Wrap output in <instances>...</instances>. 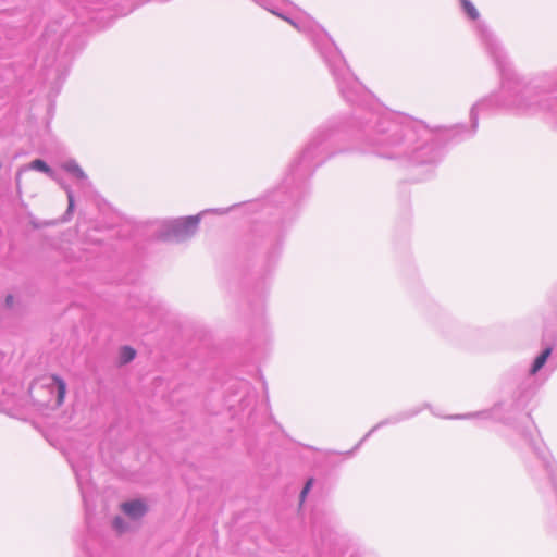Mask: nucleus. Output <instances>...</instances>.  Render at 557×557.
I'll return each mask as SVG.
<instances>
[{"label":"nucleus","instance_id":"7","mask_svg":"<svg viewBox=\"0 0 557 557\" xmlns=\"http://www.w3.org/2000/svg\"><path fill=\"white\" fill-rule=\"evenodd\" d=\"M461 12L463 15L471 22H473V32L480 41L481 46L483 47L485 53L487 54V44L483 39V36L481 34V29L486 30V34H488L497 44V46H503L500 40L497 38V36L494 34V32L490 28V26L482 20H480V13L475 5L471 2V0H459Z\"/></svg>","mask_w":557,"mask_h":557},{"label":"nucleus","instance_id":"16","mask_svg":"<svg viewBox=\"0 0 557 557\" xmlns=\"http://www.w3.org/2000/svg\"><path fill=\"white\" fill-rule=\"evenodd\" d=\"M136 350L129 345H123L119 350V363L121 366L128 364L136 358Z\"/></svg>","mask_w":557,"mask_h":557},{"label":"nucleus","instance_id":"11","mask_svg":"<svg viewBox=\"0 0 557 557\" xmlns=\"http://www.w3.org/2000/svg\"><path fill=\"white\" fill-rule=\"evenodd\" d=\"M438 327L449 341H468L474 332L468 326L461 325L457 321L443 319L438 322Z\"/></svg>","mask_w":557,"mask_h":557},{"label":"nucleus","instance_id":"24","mask_svg":"<svg viewBox=\"0 0 557 557\" xmlns=\"http://www.w3.org/2000/svg\"><path fill=\"white\" fill-rule=\"evenodd\" d=\"M86 524H87V529H88V534H90V525H89V520H88V518L86 519Z\"/></svg>","mask_w":557,"mask_h":557},{"label":"nucleus","instance_id":"10","mask_svg":"<svg viewBox=\"0 0 557 557\" xmlns=\"http://www.w3.org/2000/svg\"><path fill=\"white\" fill-rule=\"evenodd\" d=\"M39 388L50 395L49 399L41 401L42 405L59 407L64 403L66 383L60 375L52 374L49 383L41 385Z\"/></svg>","mask_w":557,"mask_h":557},{"label":"nucleus","instance_id":"12","mask_svg":"<svg viewBox=\"0 0 557 557\" xmlns=\"http://www.w3.org/2000/svg\"><path fill=\"white\" fill-rule=\"evenodd\" d=\"M121 510L129 519L138 520L147 513L148 506L143 499H131L121 504Z\"/></svg>","mask_w":557,"mask_h":557},{"label":"nucleus","instance_id":"19","mask_svg":"<svg viewBox=\"0 0 557 557\" xmlns=\"http://www.w3.org/2000/svg\"><path fill=\"white\" fill-rule=\"evenodd\" d=\"M314 485V479L311 476V478H308L299 493V510H301L304 504H305V500L307 498V496L309 495V493L311 492L312 487Z\"/></svg>","mask_w":557,"mask_h":557},{"label":"nucleus","instance_id":"3","mask_svg":"<svg viewBox=\"0 0 557 557\" xmlns=\"http://www.w3.org/2000/svg\"><path fill=\"white\" fill-rule=\"evenodd\" d=\"M258 5L269 11L273 15L287 22L298 32L302 33L312 44L314 50L327 67L333 81L336 85L338 94L344 101L352 108V113L349 119L343 115H334L318 127H315L312 134L323 124L333 122L336 125V129L341 132V136L336 143L338 150L337 153L346 150L345 143L351 141V149L355 151V146L358 144L359 125L357 122V115L361 114L362 111L372 110L376 102L374 96L369 91L357 76L351 72L348 66L346 59L342 54L341 50L329 35V33L319 25L315 21L310 17H294L290 16L283 10L284 4H290L288 0H252Z\"/></svg>","mask_w":557,"mask_h":557},{"label":"nucleus","instance_id":"1","mask_svg":"<svg viewBox=\"0 0 557 557\" xmlns=\"http://www.w3.org/2000/svg\"><path fill=\"white\" fill-rule=\"evenodd\" d=\"M481 34L487 44V55L499 73L500 88L472 104L469 124L430 128L423 121L386 110L376 100L372 110L357 115L359 133L355 151L422 168V177L418 178L422 181L433 175L445 156L447 144H458L476 134L480 113H543L557 131V67L519 75L513 71L504 46H497L486 30L481 29Z\"/></svg>","mask_w":557,"mask_h":557},{"label":"nucleus","instance_id":"22","mask_svg":"<svg viewBox=\"0 0 557 557\" xmlns=\"http://www.w3.org/2000/svg\"><path fill=\"white\" fill-rule=\"evenodd\" d=\"M14 297L11 294H8L4 299V304L7 307H11L13 305Z\"/></svg>","mask_w":557,"mask_h":557},{"label":"nucleus","instance_id":"15","mask_svg":"<svg viewBox=\"0 0 557 557\" xmlns=\"http://www.w3.org/2000/svg\"><path fill=\"white\" fill-rule=\"evenodd\" d=\"M28 169L44 173L51 178L54 176L53 169L47 163V161H45L44 159H40V158L34 159L33 161H30V163L28 164Z\"/></svg>","mask_w":557,"mask_h":557},{"label":"nucleus","instance_id":"13","mask_svg":"<svg viewBox=\"0 0 557 557\" xmlns=\"http://www.w3.org/2000/svg\"><path fill=\"white\" fill-rule=\"evenodd\" d=\"M62 188L64 189L66 197H67V208H66L65 212L63 213V215L60 218V222L66 223L73 216L76 203H75V196H74L73 189L69 185H62Z\"/></svg>","mask_w":557,"mask_h":557},{"label":"nucleus","instance_id":"9","mask_svg":"<svg viewBox=\"0 0 557 557\" xmlns=\"http://www.w3.org/2000/svg\"><path fill=\"white\" fill-rule=\"evenodd\" d=\"M72 469L76 478L85 510L88 511L92 506L96 495L95 484L89 480L90 471L86 467L74 463L72 465Z\"/></svg>","mask_w":557,"mask_h":557},{"label":"nucleus","instance_id":"4","mask_svg":"<svg viewBox=\"0 0 557 557\" xmlns=\"http://www.w3.org/2000/svg\"><path fill=\"white\" fill-rule=\"evenodd\" d=\"M554 350L556 351V346L552 339L550 326H546L543 332V348L534 357L528 370L513 367L507 372L506 379L512 383H517V394L515 398V406L517 408H521L533 398L540 387L536 375L546 364H548V369L550 370L549 374L555 371L553 370L555 363H550L554 357Z\"/></svg>","mask_w":557,"mask_h":557},{"label":"nucleus","instance_id":"18","mask_svg":"<svg viewBox=\"0 0 557 557\" xmlns=\"http://www.w3.org/2000/svg\"><path fill=\"white\" fill-rule=\"evenodd\" d=\"M111 527L117 534H124L129 530V523L121 516H115L112 519Z\"/></svg>","mask_w":557,"mask_h":557},{"label":"nucleus","instance_id":"20","mask_svg":"<svg viewBox=\"0 0 557 557\" xmlns=\"http://www.w3.org/2000/svg\"><path fill=\"white\" fill-rule=\"evenodd\" d=\"M550 332H552V339L556 346V352L554 354V357L552 358L550 363H555L553 370H556L557 369V331H555L550 327Z\"/></svg>","mask_w":557,"mask_h":557},{"label":"nucleus","instance_id":"5","mask_svg":"<svg viewBox=\"0 0 557 557\" xmlns=\"http://www.w3.org/2000/svg\"><path fill=\"white\" fill-rule=\"evenodd\" d=\"M310 529L318 557H338L347 547V536L337 528L333 511L314 506L310 515ZM349 557H377L373 554H351Z\"/></svg>","mask_w":557,"mask_h":557},{"label":"nucleus","instance_id":"2","mask_svg":"<svg viewBox=\"0 0 557 557\" xmlns=\"http://www.w3.org/2000/svg\"><path fill=\"white\" fill-rule=\"evenodd\" d=\"M339 136L341 132L332 121L320 126L292 160L282 183L264 197L166 219L158 228L159 239L180 244L196 235L202 216L208 213L224 215L240 209L249 216L250 226L242 238L239 255L246 263L243 284L251 311V336L257 342H267L271 335L265 319V300L286 235L299 214L301 202L310 193L314 172L338 150L336 143Z\"/></svg>","mask_w":557,"mask_h":557},{"label":"nucleus","instance_id":"6","mask_svg":"<svg viewBox=\"0 0 557 557\" xmlns=\"http://www.w3.org/2000/svg\"><path fill=\"white\" fill-rule=\"evenodd\" d=\"M258 400V393L255 387L244 379H231L225 384L224 405L230 410L247 411L249 418L255 410Z\"/></svg>","mask_w":557,"mask_h":557},{"label":"nucleus","instance_id":"8","mask_svg":"<svg viewBox=\"0 0 557 557\" xmlns=\"http://www.w3.org/2000/svg\"><path fill=\"white\" fill-rule=\"evenodd\" d=\"M424 408H429V404H424L421 407H414L408 410L399 411L393 416H389L380 422H377L375 425H373L364 435L363 437L356 444V446L347 451V455L351 456L354 453L360 448V446L377 430L386 426V425H394L397 423H400L403 421H407L416 416H418Z\"/></svg>","mask_w":557,"mask_h":557},{"label":"nucleus","instance_id":"21","mask_svg":"<svg viewBox=\"0 0 557 557\" xmlns=\"http://www.w3.org/2000/svg\"><path fill=\"white\" fill-rule=\"evenodd\" d=\"M55 26H57V23H51V24H49V25L46 27L44 36H45V38H46V40H47V41H48V40H50V38H51V33H52V32H53V33H55Z\"/></svg>","mask_w":557,"mask_h":557},{"label":"nucleus","instance_id":"17","mask_svg":"<svg viewBox=\"0 0 557 557\" xmlns=\"http://www.w3.org/2000/svg\"><path fill=\"white\" fill-rule=\"evenodd\" d=\"M67 73H69V70L67 69H57L55 70V82L53 83V86L51 88V91H50V97L53 96V97H57L58 94L60 92V89L64 83V81L66 79V76H67Z\"/></svg>","mask_w":557,"mask_h":557},{"label":"nucleus","instance_id":"23","mask_svg":"<svg viewBox=\"0 0 557 557\" xmlns=\"http://www.w3.org/2000/svg\"><path fill=\"white\" fill-rule=\"evenodd\" d=\"M83 550H84L85 557H91V555L89 553V546H88L87 541L83 544Z\"/></svg>","mask_w":557,"mask_h":557},{"label":"nucleus","instance_id":"14","mask_svg":"<svg viewBox=\"0 0 557 557\" xmlns=\"http://www.w3.org/2000/svg\"><path fill=\"white\" fill-rule=\"evenodd\" d=\"M62 168L64 171H66L71 175H73L76 180H78L81 182H87L88 178H87L86 173L83 171V169L79 166V164L74 159L66 160L62 164Z\"/></svg>","mask_w":557,"mask_h":557}]
</instances>
